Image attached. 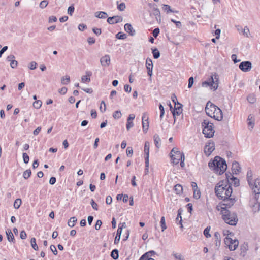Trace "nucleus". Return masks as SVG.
I'll return each mask as SVG.
<instances>
[{"instance_id":"1","label":"nucleus","mask_w":260,"mask_h":260,"mask_svg":"<svg viewBox=\"0 0 260 260\" xmlns=\"http://www.w3.org/2000/svg\"><path fill=\"white\" fill-rule=\"evenodd\" d=\"M215 193L218 199L222 200L231 197L233 190L229 180L219 181L215 187Z\"/></svg>"},{"instance_id":"2","label":"nucleus","mask_w":260,"mask_h":260,"mask_svg":"<svg viewBox=\"0 0 260 260\" xmlns=\"http://www.w3.org/2000/svg\"><path fill=\"white\" fill-rule=\"evenodd\" d=\"M208 166L211 170L219 175L223 174L227 168L225 160L218 156L215 157L213 160L209 162Z\"/></svg>"},{"instance_id":"3","label":"nucleus","mask_w":260,"mask_h":260,"mask_svg":"<svg viewBox=\"0 0 260 260\" xmlns=\"http://www.w3.org/2000/svg\"><path fill=\"white\" fill-rule=\"evenodd\" d=\"M202 126L204 127L203 133L205 135V136L209 138H212L214 133L213 123L208 120H205L202 123Z\"/></svg>"},{"instance_id":"4","label":"nucleus","mask_w":260,"mask_h":260,"mask_svg":"<svg viewBox=\"0 0 260 260\" xmlns=\"http://www.w3.org/2000/svg\"><path fill=\"white\" fill-rule=\"evenodd\" d=\"M170 154L172 162L174 165L178 164L180 160L182 159V158L185 159L183 153H181L178 150V149L176 147L172 149Z\"/></svg>"},{"instance_id":"5","label":"nucleus","mask_w":260,"mask_h":260,"mask_svg":"<svg viewBox=\"0 0 260 260\" xmlns=\"http://www.w3.org/2000/svg\"><path fill=\"white\" fill-rule=\"evenodd\" d=\"M225 210L224 214L223 215V219H224V221L231 225H235L237 222L238 219L237 217H236L235 215H231L230 214L228 213L226 214L227 212H229L228 210Z\"/></svg>"},{"instance_id":"6","label":"nucleus","mask_w":260,"mask_h":260,"mask_svg":"<svg viewBox=\"0 0 260 260\" xmlns=\"http://www.w3.org/2000/svg\"><path fill=\"white\" fill-rule=\"evenodd\" d=\"M224 242L229 247L231 251L235 250L238 246V241L236 239H233L231 237H226L224 239Z\"/></svg>"},{"instance_id":"7","label":"nucleus","mask_w":260,"mask_h":260,"mask_svg":"<svg viewBox=\"0 0 260 260\" xmlns=\"http://www.w3.org/2000/svg\"><path fill=\"white\" fill-rule=\"evenodd\" d=\"M255 196L258 197L260 194V179H256L251 182V184H249Z\"/></svg>"},{"instance_id":"8","label":"nucleus","mask_w":260,"mask_h":260,"mask_svg":"<svg viewBox=\"0 0 260 260\" xmlns=\"http://www.w3.org/2000/svg\"><path fill=\"white\" fill-rule=\"evenodd\" d=\"M216 106L213 104L208 102L205 107V111L207 115L211 117H213V114L215 112Z\"/></svg>"},{"instance_id":"9","label":"nucleus","mask_w":260,"mask_h":260,"mask_svg":"<svg viewBox=\"0 0 260 260\" xmlns=\"http://www.w3.org/2000/svg\"><path fill=\"white\" fill-rule=\"evenodd\" d=\"M222 200L224 202V203L223 204V206H224L221 207L222 209H224L225 208H230L235 204V203L236 201L235 198H232L231 197H229V198H226L225 199H223Z\"/></svg>"},{"instance_id":"10","label":"nucleus","mask_w":260,"mask_h":260,"mask_svg":"<svg viewBox=\"0 0 260 260\" xmlns=\"http://www.w3.org/2000/svg\"><path fill=\"white\" fill-rule=\"evenodd\" d=\"M239 67L243 72H248L252 68V63L249 61H243L240 63Z\"/></svg>"},{"instance_id":"11","label":"nucleus","mask_w":260,"mask_h":260,"mask_svg":"<svg viewBox=\"0 0 260 260\" xmlns=\"http://www.w3.org/2000/svg\"><path fill=\"white\" fill-rule=\"evenodd\" d=\"M214 149V143L213 142H209L205 145L204 152L207 156H209Z\"/></svg>"},{"instance_id":"12","label":"nucleus","mask_w":260,"mask_h":260,"mask_svg":"<svg viewBox=\"0 0 260 260\" xmlns=\"http://www.w3.org/2000/svg\"><path fill=\"white\" fill-rule=\"evenodd\" d=\"M142 127L144 133H146L149 128L148 116L146 113H144L142 118Z\"/></svg>"},{"instance_id":"13","label":"nucleus","mask_w":260,"mask_h":260,"mask_svg":"<svg viewBox=\"0 0 260 260\" xmlns=\"http://www.w3.org/2000/svg\"><path fill=\"white\" fill-rule=\"evenodd\" d=\"M182 104L177 102V106H175L172 111L174 119V122L176 121V116L180 115L182 112Z\"/></svg>"},{"instance_id":"14","label":"nucleus","mask_w":260,"mask_h":260,"mask_svg":"<svg viewBox=\"0 0 260 260\" xmlns=\"http://www.w3.org/2000/svg\"><path fill=\"white\" fill-rule=\"evenodd\" d=\"M123 20L122 17L118 15L114 16L112 17H109L107 21L108 23H109L110 24H114L115 23H118L119 22H122Z\"/></svg>"},{"instance_id":"15","label":"nucleus","mask_w":260,"mask_h":260,"mask_svg":"<svg viewBox=\"0 0 260 260\" xmlns=\"http://www.w3.org/2000/svg\"><path fill=\"white\" fill-rule=\"evenodd\" d=\"M226 180H229V183L231 186L232 184H233L235 186H239V180L237 178L234 177L231 174H230V175L226 174Z\"/></svg>"},{"instance_id":"16","label":"nucleus","mask_w":260,"mask_h":260,"mask_svg":"<svg viewBox=\"0 0 260 260\" xmlns=\"http://www.w3.org/2000/svg\"><path fill=\"white\" fill-rule=\"evenodd\" d=\"M213 114V117L215 120L218 121H221L223 119V114L221 110L217 106L215 108V112Z\"/></svg>"},{"instance_id":"17","label":"nucleus","mask_w":260,"mask_h":260,"mask_svg":"<svg viewBox=\"0 0 260 260\" xmlns=\"http://www.w3.org/2000/svg\"><path fill=\"white\" fill-rule=\"evenodd\" d=\"M146 67L147 70V74L149 76L151 77L152 75L153 63L152 59L147 58L146 61Z\"/></svg>"},{"instance_id":"18","label":"nucleus","mask_w":260,"mask_h":260,"mask_svg":"<svg viewBox=\"0 0 260 260\" xmlns=\"http://www.w3.org/2000/svg\"><path fill=\"white\" fill-rule=\"evenodd\" d=\"M211 81L210 82L204 81L202 82V85L203 87L212 86L214 90H216L218 88L217 84L214 82V79L212 77H211Z\"/></svg>"},{"instance_id":"19","label":"nucleus","mask_w":260,"mask_h":260,"mask_svg":"<svg viewBox=\"0 0 260 260\" xmlns=\"http://www.w3.org/2000/svg\"><path fill=\"white\" fill-rule=\"evenodd\" d=\"M100 62L102 66L108 67L110 63V57L109 55H105L101 57Z\"/></svg>"},{"instance_id":"20","label":"nucleus","mask_w":260,"mask_h":260,"mask_svg":"<svg viewBox=\"0 0 260 260\" xmlns=\"http://www.w3.org/2000/svg\"><path fill=\"white\" fill-rule=\"evenodd\" d=\"M124 30L132 36H134L136 34L135 30L133 29L132 25L129 23H126L125 24Z\"/></svg>"},{"instance_id":"21","label":"nucleus","mask_w":260,"mask_h":260,"mask_svg":"<svg viewBox=\"0 0 260 260\" xmlns=\"http://www.w3.org/2000/svg\"><path fill=\"white\" fill-rule=\"evenodd\" d=\"M232 169L233 174H238L239 173L241 169L239 164L237 161L233 162L232 166Z\"/></svg>"},{"instance_id":"22","label":"nucleus","mask_w":260,"mask_h":260,"mask_svg":"<svg viewBox=\"0 0 260 260\" xmlns=\"http://www.w3.org/2000/svg\"><path fill=\"white\" fill-rule=\"evenodd\" d=\"M259 197H255V203L252 207V211L254 213L257 212L260 210V204L258 202V199Z\"/></svg>"},{"instance_id":"23","label":"nucleus","mask_w":260,"mask_h":260,"mask_svg":"<svg viewBox=\"0 0 260 260\" xmlns=\"http://www.w3.org/2000/svg\"><path fill=\"white\" fill-rule=\"evenodd\" d=\"M6 234L8 240L9 242H12L14 243V237L13 233H12L11 230L10 229H8L6 231Z\"/></svg>"},{"instance_id":"24","label":"nucleus","mask_w":260,"mask_h":260,"mask_svg":"<svg viewBox=\"0 0 260 260\" xmlns=\"http://www.w3.org/2000/svg\"><path fill=\"white\" fill-rule=\"evenodd\" d=\"M153 15L155 16L156 21L160 23L161 22V15L159 10L157 8H153Z\"/></svg>"},{"instance_id":"25","label":"nucleus","mask_w":260,"mask_h":260,"mask_svg":"<svg viewBox=\"0 0 260 260\" xmlns=\"http://www.w3.org/2000/svg\"><path fill=\"white\" fill-rule=\"evenodd\" d=\"M248 250V245L247 243H244L243 244H242L240 247V255L242 256H244L245 255V253Z\"/></svg>"},{"instance_id":"26","label":"nucleus","mask_w":260,"mask_h":260,"mask_svg":"<svg viewBox=\"0 0 260 260\" xmlns=\"http://www.w3.org/2000/svg\"><path fill=\"white\" fill-rule=\"evenodd\" d=\"M86 76H83L81 78V81L83 83H85L86 82H89L90 81V78H88L87 76H91L92 75V73L90 71H86Z\"/></svg>"},{"instance_id":"27","label":"nucleus","mask_w":260,"mask_h":260,"mask_svg":"<svg viewBox=\"0 0 260 260\" xmlns=\"http://www.w3.org/2000/svg\"><path fill=\"white\" fill-rule=\"evenodd\" d=\"M162 10L166 12L167 13H169L170 12L173 13H178V11H174L171 9V7L168 5L164 4L162 5Z\"/></svg>"},{"instance_id":"28","label":"nucleus","mask_w":260,"mask_h":260,"mask_svg":"<svg viewBox=\"0 0 260 260\" xmlns=\"http://www.w3.org/2000/svg\"><path fill=\"white\" fill-rule=\"evenodd\" d=\"M122 230L123 229H117L116 236L114 240V243L115 244L118 243L120 241V236L122 232Z\"/></svg>"},{"instance_id":"29","label":"nucleus","mask_w":260,"mask_h":260,"mask_svg":"<svg viewBox=\"0 0 260 260\" xmlns=\"http://www.w3.org/2000/svg\"><path fill=\"white\" fill-rule=\"evenodd\" d=\"M153 139L156 147L158 148H159L160 146L159 142H160L161 140L158 135L156 134H155L153 136Z\"/></svg>"},{"instance_id":"30","label":"nucleus","mask_w":260,"mask_h":260,"mask_svg":"<svg viewBox=\"0 0 260 260\" xmlns=\"http://www.w3.org/2000/svg\"><path fill=\"white\" fill-rule=\"evenodd\" d=\"M149 143L148 141H146L145 142L144 151L145 154L146 155L145 157H148V159H149Z\"/></svg>"},{"instance_id":"31","label":"nucleus","mask_w":260,"mask_h":260,"mask_svg":"<svg viewBox=\"0 0 260 260\" xmlns=\"http://www.w3.org/2000/svg\"><path fill=\"white\" fill-rule=\"evenodd\" d=\"M111 256L114 259L116 260L119 257V251L117 249H113L110 254Z\"/></svg>"},{"instance_id":"32","label":"nucleus","mask_w":260,"mask_h":260,"mask_svg":"<svg viewBox=\"0 0 260 260\" xmlns=\"http://www.w3.org/2000/svg\"><path fill=\"white\" fill-rule=\"evenodd\" d=\"M70 82V76L66 75L65 76L62 77L61 78V83L63 85H67Z\"/></svg>"},{"instance_id":"33","label":"nucleus","mask_w":260,"mask_h":260,"mask_svg":"<svg viewBox=\"0 0 260 260\" xmlns=\"http://www.w3.org/2000/svg\"><path fill=\"white\" fill-rule=\"evenodd\" d=\"M174 189L176 193L177 194H180L181 193H182L183 191L182 186L179 184H176L174 186Z\"/></svg>"},{"instance_id":"34","label":"nucleus","mask_w":260,"mask_h":260,"mask_svg":"<svg viewBox=\"0 0 260 260\" xmlns=\"http://www.w3.org/2000/svg\"><path fill=\"white\" fill-rule=\"evenodd\" d=\"M247 100L250 103L253 104L256 102V99L253 94H250L247 96Z\"/></svg>"},{"instance_id":"35","label":"nucleus","mask_w":260,"mask_h":260,"mask_svg":"<svg viewBox=\"0 0 260 260\" xmlns=\"http://www.w3.org/2000/svg\"><path fill=\"white\" fill-rule=\"evenodd\" d=\"M77 219L76 217H71L68 222V225L71 228H73V226H74L75 223L77 222Z\"/></svg>"},{"instance_id":"36","label":"nucleus","mask_w":260,"mask_h":260,"mask_svg":"<svg viewBox=\"0 0 260 260\" xmlns=\"http://www.w3.org/2000/svg\"><path fill=\"white\" fill-rule=\"evenodd\" d=\"M247 120L248 121V125L249 126H251L250 129H253L254 125V123L253 122V117L251 114L248 116Z\"/></svg>"},{"instance_id":"37","label":"nucleus","mask_w":260,"mask_h":260,"mask_svg":"<svg viewBox=\"0 0 260 260\" xmlns=\"http://www.w3.org/2000/svg\"><path fill=\"white\" fill-rule=\"evenodd\" d=\"M95 16L99 18H106L107 17V14L105 12L100 11L96 13Z\"/></svg>"},{"instance_id":"38","label":"nucleus","mask_w":260,"mask_h":260,"mask_svg":"<svg viewBox=\"0 0 260 260\" xmlns=\"http://www.w3.org/2000/svg\"><path fill=\"white\" fill-rule=\"evenodd\" d=\"M30 243L33 249L37 251L39 249L38 246L36 244V240L35 238H32L30 240Z\"/></svg>"},{"instance_id":"39","label":"nucleus","mask_w":260,"mask_h":260,"mask_svg":"<svg viewBox=\"0 0 260 260\" xmlns=\"http://www.w3.org/2000/svg\"><path fill=\"white\" fill-rule=\"evenodd\" d=\"M22 203L21 200L19 198L16 199L14 203V208L16 209H18Z\"/></svg>"},{"instance_id":"40","label":"nucleus","mask_w":260,"mask_h":260,"mask_svg":"<svg viewBox=\"0 0 260 260\" xmlns=\"http://www.w3.org/2000/svg\"><path fill=\"white\" fill-rule=\"evenodd\" d=\"M247 179L248 183V184H251V182L252 180V173L251 171H248L247 173Z\"/></svg>"},{"instance_id":"41","label":"nucleus","mask_w":260,"mask_h":260,"mask_svg":"<svg viewBox=\"0 0 260 260\" xmlns=\"http://www.w3.org/2000/svg\"><path fill=\"white\" fill-rule=\"evenodd\" d=\"M127 37L126 34L122 32H119L116 35V38L118 39L124 40Z\"/></svg>"},{"instance_id":"42","label":"nucleus","mask_w":260,"mask_h":260,"mask_svg":"<svg viewBox=\"0 0 260 260\" xmlns=\"http://www.w3.org/2000/svg\"><path fill=\"white\" fill-rule=\"evenodd\" d=\"M31 174V172L30 169L26 170L23 172V177L24 179H27L30 177Z\"/></svg>"},{"instance_id":"43","label":"nucleus","mask_w":260,"mask_h":260,"mask_svg":"<svg viewBox=\"0 0 260 260\" xmlns=\"http://www.w3.org/2000/svg\"><path fill=\"white\" fill-rule=\"evenodd\" d=\"M243 35L245 37L248 38L250 35V30L248 27L246 26L244 27V28L242 30Z\"/></svg>"},{"instance_id":"44","label":"nucleus","mask_w":260,"mask_h":260,"mask_svg":"<svg viewBox=\"0 0 260 260\" xmlns=\"http://www.w3.org/2000/svg\"><path fill=\"white\" fill-rule=\"evenodd\" d=\"M152 53L155 59H157L160 57V52L157 48L152 50Z\"/></svg>"},{"instance_id":"45","label":"nucleus","mask_w":260,"mask_h":260,"mask_svg":"<svg viewBox=\"0 0 260 260\" xmlns=\"http://www.w3.org/2000/svg\"><path fill=\"white\" fill-rule=\"evenodd\" d=\"M201 197V192L199 189L193 190V197L196 199H199Z\"/></svg>"},{"instance_id":"46","label":"nucleus","mask_w":260,"mask_h":260,"mask_svg":"<svg viewBox=\"0 0 260 260\" xmlns=\"http://www.w3.org/2000/svg\"><path fill=\"white\" fill-rule=\"evenodd\" d=\"M42 101L40 100L36 101L33 103V106L36 109H39L42 105Z\"/></svg>"},{"instance_id":"47","label":"nucleus","mask_w":260,"mask_h":260,"mask_svg":"<svg viewBox=\"0 0 260 260\" xmlns=\"http://www.w3.org/2000/svg\"><path fill=\"white\" fill-rule=\"evenodd\" d=\"M145 174H147L149 172V159H148V157H145Z\"/></svg>"},{"instance_id":"48","label":"nucleus","mask_w":260,"mask_h":260,"mask_svg":"<svg viewBox=\"0 0 260 260\" xmlns=\"http://www.w3.org/2000/svg\"><path fill=\"white\" fill-rule=\"evenodd\" d=\"M122 114L120 111H116L113 114V117L114 119H118L121 117Z\"/></svg>"},{"instance_id":"49","label":"nucleus","mask_w":260,"mask_h":260,"mask_svg":"<svg viewBox=\"0 0 260 260\" xmlns=\"http://www.w3.org/2000/svg\"><path fill=\"white\" fill-rule=\"evenodd\" d=\"M166 229H161V232L159 230H157V229H154V233L156 238H159L161 236V232H163Z\"/></svg>"},{"instance_id":"50","label":"nucleus","mask_w":260,"mask_h":260,"mask_svg":"<svg viewBox=\"0 0 260 260\" xmlns=\"http://www.w3.org/2000/svg\"><path fill=\"white\" fill-rule=\"evenodd\" d=\"M48 1L47 0H43L40 3V7L42 9L45 8L48 5Z\"/></svg>"},{"instance_id":"51","label":"nucleus","mask_w":260,"mask_h":260,"mask_svg":"<svg viewBox=\"0 0 260 260\" xmlns=\"http://www.w3.org/2000/svg\"><path fill=\"white\" fill-rule=\"evenodd\" d=\"M22 156H23V159L24 162L25 164H27L29 160V156L27 155V154L26 153H23L22 154Z\"/></svg>"},{"instance_id":"52","label":"nucleus","mask_w":260,"mask_h":260,"mask_svg":"<svg viewBox=\"0 0 260 260\" xmlns=\"http://www.w3.org/2000/svg\"><path fill=\"white\" fill-rule=\"evenodd\" d=\"M173 255L175 257V258L178 260H185L183 256L181 254H178L176 253H174Z\"/></svg>"},{"instance_id":"53","label":"nucleus","mask_w":260,"mask_h":260,"mask_svg":"<svg viewBox=\"0 0 260 260\" xmlns=\"http://www.w3.org/2000/svg\"><path fill=\"white\" fill-rule=\"evenodd\" d=\"M159 108L160 111V118L161 119L165 114V109L164 106L161 104L159 105Z\"/></svg>"},{"instance_id":"54","label":"nucleus","mask_w":260,"mask_h":260,"mask_svg":"<svg viewBox=\"0 0 260 260\" xmlns=\"http://www.w3.org/2000/svg\"><path fill=\"white\" fill-rule=\"evenodd\" d=\"M214 237L216 239V245H217L218 242H220V235L218 232H215Z\"/></svg>"},{"instance_id":"55","label":"nucleus","mask_w":260,"mask_h":260,"mask_svg":"<svg viewBox=\"0 0 260 260\" xmlns=\"http://www.w3.org/2000/svg\"><path fill=\"white\" fill-rule=\"evenodd\" d=\"M126 155L127 156H132L133 153V149L131 147H128L126 151Z\"/></svg>"},{"instance_id":"56","label":"nucleus","mask_w":260,"mask_h":260,"mask_svg":"<svg viewBox=\"0 0 260 260\" xmlns=\"http://www.w3.org/2000/svg\"><path fill=\"white\" fill-rule=\"evenodd\" d=\"M75 8L73 5L70 6L68 9V14L70 16L73 15Z\"/></svg>"},{"instance_id":"57","label":"nucleus","mask_w":260,"mask_h":260,"mask_svg":"<svg viewBox=\"0 0 260 260\" xmlns=\"http://www.w3.org/2000/svg\"><path fill=\"white\" fill-rule=\"evenodd\" d=\"M125 4L124 3H121L117 6V9L121 11H124L125 9Z\"/></svg>"},{"instance_id":"58","label":"nucleus","mask_w":260,"mask_h":260,"mask_svg":"<svg viewBox=\"0 0 260 260\" xmlns=\"http://www.w3.org/2000/svg\"><path fill=\"white\" fill-rule=\"evenodd\" d=\"M210 229H205L204 231V235L206 238H209L211 237V234H210Z\"/></svg>"},{"instance_id":"59","label":"nucleus","mask_w":260,"mask_h":260,"mask_svg":"<svg viewBox=\"0 0 260 260\" xmlns=\"http://www.w3.org/2000/svg\"><path fill=\"white\" fill-rule=\"evenodd\" d=\"M37 63L35 61H31L29 65V68L30 70H34L37 67Z\"/></svg>"},{"instance_id":"60","label":"nucleus","mask_w":260,"mask_h":260,"mask_svg":"<svg viewBox=\"0 0 260 260\" xmlns=\"http://www.w3.org/2000/svg\"><path fill=\"white\" fill-rule=\"evenodd\" d=\"M50 249L54 255H56L57 254V251L56 247L54 245H51L50 247Z\"/></svg>"},{"instance_id":"61","label":"nucleus","mask_w":260,"mask_h":260,"mask_svg":"<svg viewBox=\"0 0 260 260\" xmlns=\"http://www.w3.org/2000/svg\"><path fill=\"white\" fill-rule=\"evenodd\" d=\"M91 205L93 209H94L95 210H98V205L93 199H91Z\"/></svg>"},{"instance_id":"62","label":"nucleus","mask_w":260,"mask_h":260,"mask_svg":"<svg viewBox=\"0 0 260 260\" xmlns=\"http://www.w3.org/2000/svg\"><path fill=\"white\" fill-rule=\"evenodd\" d=\"M193 83H194L193 77H190L188 80V88H191L192 86Z\"/></svg>"},{"instance_id":"63","label":"nucleus","mask_w":260,"mask_h":260,"mask_svg":"<svg viewBox=\"0 0 260 260\" xmlns=\"http://www.w3.org/2000/svg\"><path fill=\"white\" fill-rule=\"evenodd\" d=\"M159 29L158 28H155L153 31V36L155 37V38H157V36H158L159 34Z\"/></svg>"},{"instance_id":"64","label":"nucleus","mask_w":260,"mask_h":260,"mask_svg":"<svg viewBox=\"0 0 260 260\" xmlns=\"http://www.w3.org/2000/svg\"><path fill=\"white\" fill-rule=\"evenodd\" d=\"M17 64L18 62L14 59L13 60H12V61H11L10 62L11 67L13 69L15 68L17 66Z\"/></svg>"}]
</instances>
